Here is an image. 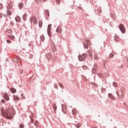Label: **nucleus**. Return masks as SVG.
<instances>
[{
    "instance_id": "nucleus-2",
    "label": "nucleus",
    "mask_w": 128,
    "mask_h": 128,
    "mask_svg": "<svg viewBox=\"0 0 128 128\" xmlns=\"http://www.w3.org/2000/svg\"><path fill=\"white\" fill-rule=\"evenodd\" d=\"M86 42L84 43V48H88V46H90V42L89 40H85Z\"/></svg>"
},
{
    "instance_id": "nucleus-26",
    "label": "nucleus",
    "mask_w": 128,
    "mask_h": 128,
    "mask_svg": "<svg viewBox=\"0 0 128 128\" xmlns=\"http://www.w3.org/2000/svg\"><path fill=\"white\" fill-rule=\"evenodd\" d=\"M18 7H19L20 9L22 8V3L19 4Z\"/></svg>"
},
{
    "instance_id": "nucleus-18",
    "label": "nucleus",
    "mask_w": 128,
    "mask_h": 128,
    "mask_svg": "<svg viewBox=\"0 0 128 128\" xmlns=\"http://www.w3.org/2000/svg\"><path fill=\"white\" fill-rule=\"evenodd\" d=\"M88 54H89L90 58H92V51H90V50H88Z\"/></svg>"
},
{
    "instance_id": "nucleus-36",
    "label": "nucleus",
    "mask_w": 128,
    "mask_h": 128,
    "mask_svg": "<svg viewBox=\"0 0 128 128\" xmlns=\"http://www.w3.org/2000/svg\"><path fill=\"white\" fill-rule=\"evenodd\" d=\"M110 58H112V56H114V54H110Z\"/></svg>"
},
{
    "instance_id": "nucleus-33",
    "label": "nucleus",
    "mask_w": 128,
    "mask_h": 128,
    "mask_svg": "<svg viewBox=\"0 0 128 128\" xmlns=\"http://www.w3.org/2000/svg\"><path fill=\"white\" fill-rule=\"evenodd\" d=\"M13 62H18V58H14L13 59Z\"/></svg>"
},
{
    "instance_id": "nucleus-22",
    "label": "nucleus",
    "mask_w": 128,
    "mask_h": 128,
    "mask_svg": "<svg viewBox=\"0 0 128 128\" xmlns=\"http://www.w3.org/2000/svg\"><path fill=\"white\" fill-rule=\"evenodd\" d=\"M7 14L8 16H10L12 14V12H10V10H8L7 11Z\"/></svg>"
},
{
    "instance_id": "nucleus-29",
    "label": "nucleus",
    "mask_w": 128,
    "mask_h": 128,
    "mask_svg": "<svg viewBox=\"0 0 128 128\" xmlns=\"http://www.w3.org/2000/svg\"><path fill=\"white\" fill-rule=\"evenodd\" d=\"M20 128H24V124H20Z\"/></svg>"
},
{
    "instance_id": "nucleus-16",
    "label": "nucleus",
    "mask_w": 128,
    "mask_h": 128,
    "mask_svg": "<svg viewBox=\"0 0 128 128\" xmlns=\"http://www.w3.org/2000/svg\"><path fill=\"white\" fill-rule=\"evenodd\" d=\"M62 112L64 114H66V112H64V110H66V108L64 107V105L62 104Z\"/></svg>"
},
{
    "instance_id": "nucleus-51",
    "label": "nucleus",
    "mask_w": 128,
    "mask_h": 128,
    "mask_svg": "<svg viewBox=\"0 0 128 128\" xmlns=\"http://www.w3.org/2000/svg\"><path fill=\"white\" fill-rule=\"evenodd\" d=\"M21 96H23L22 94Z\"/></svg>"
},
{
    "instance_id": "nucleus-45",
    "label": "nucleus",
    "mask_w": 128,
    "mask_h": 128,
    "mask_svg": "<svg viewBox=\"0 0 128 128\" xmlns=\"http://www.w3.org/2000/svg\"><path fill=\"white\" fill-rule=\"evenodd\" d=\"M8 6H9L10 8H12V7L10 6V4H9Z\"/></svg>"
},
{
    "instance_id": "nucleus-32",
    "label": "nucleus",
    "mask_w": 128,
    "mask_h": 128,
    "mask_svg": "<svg viewBox=\"0 0 128 128\" xmlns=\"http://www.w3.org/2000/svg\"><path fill=\"white\" fill-rule=\"evenodd\" d=\"M80 124H78V125H76V128H80Z\"/></svg>"
},
{
    "instance_id": "nucleus-40",
    "label": "nucleus",
    "mask_w": 128,
    "mask_h": 128,
    "mask_svg": "<svg viewBox=\"0 0 128 128\" xmlns=\"http://www.w3.org/2000/svg\"><path fill=\"white\" fill-rule=\"evenodd\" d=\"M56 4H60V0H56Z\"/></svg>"
},
{
    "instance_id": "nucleus-50",
    "label": "nucleus",
    "mask_w": 128,
    "mask_h": 128,
    "mask_svg": "<svg viewBox=\"0 0 128 128\" xmlns=\"http://www.w3.org/2000/svg\"><path fill=\"white\" fill-rule=\"evenodd\" d=\"M23 98L24 100V98H25V97H24V96H23Z\"/></svg>"
},
{
    "instance_id": "nucleus-8",
    "label": "nucleus",
    "mask_w": 128,
    "mask_h": 128,
    "mask_svg": "<svg viewBox=\"0 0 128 128\" xmlns=\"http://www.w3.org/2000/svg\"><path fill=\"white\" fill-rule=\"evenodd\" d=\"M108 96L110 98H111V100H116V98L114 97V95H112V94L110 93L108 94Z\"/></svg>"
},
{
    "instance_id": "nucleus-21",
    "label": "nucleus",
    "mask_w": 128,
    "mask_h": 128,
    "mask_svg": "<svg viewBox=\"0 0 128 128\" xmlns=\"http://www.w3.org/2000/svg\"><path fill=\"white\" fill-rule=\"evenodd\" d=\"M9 38H10V40H14V36L12 35L9 36Z\"/></svg>"
},
{
    "instance_id": "nucleus-35",
    "label": "nucleus",
    "mask_w": 128,
    "mask_h": 128,
    "mask_svg": "<svg viewBox=\"0 0 128 128\" xmlns=\"http://www.w3.org/2000/svg\"><path fill=\"white\" fill-rule=\"evenodd\" d=\"M59 86L61 88H62V84L59 83Z\"/></svg>"
},
{
    "instance_id": "nucleus-5",
    "label": "nucleus",
    "mask_w": 128,
    "mask_h": 128,
    "mask_svg": "<svg viewBox=\"0 0 128 128\" xmlns=\"http://www.w3.org/2000/svg\"><path fill=\"white\" fill-rule=\"evenodd\" d=\"M33 21L34 22V24H36L38 23V21L36 20V17L33 16L32 18H30V22H31V24H32Z\"/></svg>"
},
{
    "instance_id": "nucleus-11",
    "label": "nucleus",
    "mask_w": 128,
    "mask_h": 128,
    "mask_svg": "<svg viewBox=\"0 0 128 128\" xmlns=\"http://www.w3.org/2000/svg\"><path fill=\"white\" fill-rule=\"evenodd\" d=\"M56 32H59L60 34L62 32V28L60 27L58 28L56 30Z\"/></svg>"
},
{
    "instance_id": "nucleus-48",
    "label": "nucleus",
    "mask_w": 128,
    "mask_h": 128,
    "mask_svg": "<svg viewBox=\"0 0 128 128\" xmlns=\"http://www.w3.org/2000/svg\"><path fill=\"white\" fill-rule=\"evenodd\" d=\"M43 2H46V0H43Z\"/></svg>"
},
{
    "instance_id": "nucleus-10",
    "label": "nucleus",
    "mask_w": 128,
    "mask_h": 128,
    "mask_svg": "<svg viewBox=\"0 0 128 128\" xmlns=\"http://www.w3.org/2000/svg\"><path fill=\"white\" fill-rule=\"evenodd\" d=\"M13 98L14 100H20V98H18V96H13Z\"/></svg>"
},
{
    "instance_id": "nucleus-20",
    "label": "nucleus",
    "mask_w": 128,
    "mask_h": 128,
    "mask_svg": "<svg viewBox=\"0 0 128 128\" xmlns=\"http://www.w3.org/2000/svg\"><path fill=\"white\" fill-rule=\"evenodd\" d=\"M38 4H40L42 2V0H34Z\"/></svg>"
},
{
    "instance_id": "nucleus-12",
    "label": "nucleus",
    "mask_w": 128,
    "mask_h": 128,
    "mask_svg": "<svg viewBox=\"0 0 128 128\" xmlns=\"http://www.w3.org/2000/svg\"><path fill=\"white\" fill-rule=\"evenodd\" d=\"M3 96L6 98V100H8L10 98H8V94H5Z\"/></svg>"
},
{
    "instance_id": "nucleus-28",
    "label": "nucleus",
    "mask_w": 128,
    "mask_h": 128,
    "mask_svg": "<svg viewBox=\"0 0 128 128\" xmlns=\"http://www.w3.org/2000/svg\"><path fill=\"white\" fill-rule=\"evenodd\" d=\"M72 114H74H74H76V110H72Z\"/></svg>"
},
{
    "instance_id": "nucleus-9",
    "label": "nucleus",
    "mask_w": 128,
    "mask_h": 128,
    "mask_svg": "<svg viewBox=\"0 0 128 128\" xmlns=\"http://www.w3.org/2000/svg\"><path fill=\"white\" fill-rule=\"evenodd\" d=\"M92 72H94H94H96V64H94V68L92 69Z\"/></svg>"
},
{
    "instance_id": "nucleus-46",
    "label": "nucleus",
    "mask_w": 128,
    "mask_h": 128,
    "mask_svg": "<svg viewBox=\"0 0 128 128\" xmlns=\"http://www.w3.org/2000/svg\"><path fill=\"white\" fill-rule=\"evenodd\" d=\"M99 12H102V10H100Z\"/></svg>"
},
{
    "instance_id": "nucleus-41",
    "label": "nucleus",
    "mask_w": 128,
    "mask_h": 128,
    "mask_svg": "<svg viewBox=\"0 0 128 128\" xmlns=\"http://www.w3.org/2000/svg\"><path fill=\"white\" fill-rule=\"evenodd\" d=\"M51 46H53L52 48L54 46V42H52V44H51Z\"/></svg>"
},
{
    "instance_id": "nucleus-31",
    "label": "nucleus",
    "mask_w": 128,
    "mask_h": 128,
    "mask_svg": "<svg viewBox=\"0 0 128 128\" xmlns=\"http://www.w3.org/2000/svg\"><path fill=\"white\" fill-rule=\"evenodd\" d=\"M113 86H116H116H117L116 83V82H113Z\"/></svg>"
},
{
    "instance_id": "nucleus-15",
    "label": "nucleus",
    "mask_w": 128,
    "mask_h": 128,
    "mask_svg": "<svg viewBox=\"0 0 128 128\" xmlns=\"http://www.w3.org/2000/svg\"><path fill=\"white\" fill-rule=\"evenodd\" d=\"M10 90L11 92H12V94H14L16 92V89H14V88H11L10 89Z\"/></svg>"
},
{
    "instance_id": "nucleus-47",
    "label": "nucleus",
    "mask_w": 128,
    "mask_h": 128,
    "mask_svg": "<svg viewBox=\"0 0 128 128\" xmlns=\"http://www.w3.org/2000/svg\"><path fill=\"white\" fill-rule=\"evenodd\" d=\"M83 78H86V76H83Z\"/></svg>"
},
{
    "instance_id": "nucleus-42",
    "label": "nucleus",
    "mask_w": 128,
    "mask_h": 128,
    "mask_svg": "<svg viewBox=\"0 0 128 128\" xmlns=\"http://www.w3.org/2000/svg\"><path fill=\"white\" fill-rule=\"evenodd\" d=\"M7 42L10 44V42H11L10 40H7Z\"/></svg>"
},
{
    "instance_id": "nucleus-19",
    "label": "nucleus",
    "mask_w": 128,
    "mask_h": 128,
    "mask_svg": "<svg viewBox=\"0 0 128 128\" xmlns=\"http://www.w3.org/2000/svg\"><path fill=\"white\" fill-rule=\"evenodd\" d=\"M53 108H54V112L56 111V104H54L53 105Z\"/></svg>"
},
{
    "instance_id": "nucleus-39",
    "label": "nucleus",
    "mask_w": 128,
    "mask_h": 128,
    "mask_svg": "<svg viewBox=\"0 0 128 128\" xmlns=\"http://www.w3.org/2000/svg\"><path fill=\"white\" fill-rule=\"evenodd\" d=\"M54 88H58V86H56V84H54Z\"/></svg>"
},
{
    "instance_id": "nucleus-6",
    "label": "nucleus",
    "mask_w": 128,
    "mask_h": 128,
    "mask_svg": "<svg viewBox=\"0 0 128 128\" xmlns=\"http://www.w3.org/2000/svg\"><path fill=\"white\" fill-rule=\"evenodd\" d=\"M52 30V24H48V29H47V32L48 34V36H50V31Z\"/></svg>"
},
{
    "instance_id": "nucleus-52",
    "label": "nucleus",
    "mask_w": 128,
    "mask_h": 128,
    "mask_svg": "<svg viewBox=\"0 0 128 128\" xmlns=\"http://www.w3.org/2000/svg\"><path fill=\"white\" fill-rule=\"evenodd\" d=\"M34 126H36V124H34Z\"/></svg>"
},
{
    "instance_id": "nucleus-24",
    "label": "nucleus",
    "mask_w": 128,
    "mask_h": 128,
    "mask_svg": "<svg viewBox=\"0 0 128 128\" xmlns=\"http://www.w3.org/2000/svg\"><path fill=\"white\" fill-rule=\"evenodd\" d=\"M46 56H47V58H48V60H49V58H50V53H48L46 54Z\"/></svg>"
},
{
    "instance_id": "nucleus-30",
    "label": "nucleus",
    "mask_w": 128,
    "mask_h": 128,
    "mask_svg": "<svg viewBox=\"0 0 128 128\" xmlns=\"http://www.w3.org/2000/svg\"><path fill=\"white\" fill-rule=\"evenodd\" d=\"M118 36H114V39H115V40H116V42H118Z\"/></svg>"
},
{
    "instance_id": "nucleus-34",
    "label": "nucleus",
    "mask_w": 128,
    "mask_h": 128,
    "mask_svg": "<svg viewBox=\"0 0 128 128\" xmlns=\"http://www.w3.org/2000/svg\"><path fill=\"white\" fill-rule=\"evenodd\" d=\"M90 84H92V86H96V83H94V82L90 83Z\"/></svg>"
},
{
    "instance_id": "nucleus-37",
    "label": "nucleus",
    "mask_w": 128,
    "mask_h": 128,
    "mask_svg": "<svg viewBox=\"0 0 128 128\" xmlns=\"http://www.w3.org/2000/svg\"><path fill=\"white\" fill-rule=\"evenodd\" d=\"M0 8L2 10V4H0Z\"/></svg>"
},
{
    "instance_id": "nucleus-3",
    "label": "nucleus",
    "mask_w": 128,
    "mask_h": 128,
    "mask_svg": "<svg viewBox=\"0 0 128 128\" xmlns=\"http://www.w3.org/2000/svg\"><path fill=\"white\" fill-rule=\"evenodd\" d=\"M86 54H83L78 56V60L80 62H84L86 60Z\"/></svg>"
},
{
    "instance_id": "nucleus-13",
    "label": "nucleus",
    "mask_w": 128,
    "mask_h": 128,
    "mask_svg": "<svg viewBox=\"0 0 128 128\" xmlns=\"http://www.w3.org/2000/svg\"><path fill=\"white\" fill-rule=\"evenodd\" d=\"M15 20H16V22H20V17L17 16Z\"/></svg>"
},
{
    "instance_id": "nucleus-23",
    "label": "nucleus",
    "mask_w": 128,
    "mask_h": 128,
    "mask_svg": "<svg viewBox=\"0 0 128 128\" xmlns=\"http://www.w3.org/2000/svg\"><path fill=\"white\" fill-rule=\"evenodd\" d=\"M22 18L24 20H26V14H24L22 16Z\"/></svg>"
},
{
    "instance_id": "nucleus-14",
    "label": "nucleus",
    "mask_w": 128,
    "mask_h": 128,
    "mask_svg": "<svg viewBox=\"0 0 128 128\" xmlns=\"http://www.w3.org/2000/svg\"><path fill=\"white\" fill-rule=\"evenodd\" d=\"M38 26L39 28H42V20H39Z\"/></svg>"
},
{
    "instance_id": "nucleus-44",
    "label": "nucleus",
    "mask_w": 128,
    "mask_h": 128,
    "mask_svg": "<svg viewBox=\"0 0 128 128\" xmlns=\"http://www.w3.org/2000/svg\"><path fill=\"white\" fill-rule=\"evenodd\" d=\"M30 120H31V122H34V120L32 118H31Z\"/></svg>"
},
{
    "instance_id": "nucleus-7",
    "label": "nucleus",
    "mask_w": 128,
    "mask_h": 128,
    "mask_svg": "<svg viewBox=\"0 0 128 128\" xmlns=\"http://www.w3.org/2000/svg\"><path fill=\"white\" fill-rule=\"evenodd\" d=\"M118 98V100H120V98H124V94H121V95H120V94H118V91L116 92Z\"/></svg>"
},
{
    "instance_id": "nucleus-43",
    "label": "nucleus",
    "mask_w": 128,
    "mask_h": 128,
    "mask_svg": "<svg viewBox=\"0 0 128 128\" xmlns=\"http://www.w3.org/2000/svg\"><path fill=\"white\" fill-rule=\"evenodd\" d=\"M1 102L4 103V100H2Z\"/></svg>"
},
{
    "instance_id": "nucleus-38",
    "label": "nucleus",
    "mask_w": 128,
    "mask_h": 128,
    "mask_svg": "<svg viewBox=\"0 0 128 128\" xmlns=\"http://www.w3.org/2000/svg\"><path fill=\"white\" fill-rule=\"evenodd\" d=\"M82 68L84 70H86V66H83Z\"/></svg>"
},
{
    "instance_id": "nucleus-4",
    "label": "nucleus",
    "mask_w": 128,
    "mask_h": 128,
    "mask_svg": "<svg viewBox=\"0 0 128 128\" xmlns=\"http://www.w3.org/2000/svg\"><path fill=\"white\" fill-rule=\"evenodd\" d=\"M119 28L122 34H124V32H126V28H124V24H120Z\"/></svg>"
},
{
    "instance_id": "nucleus-25",
    "label": "nucleus",
    "mask_w": 128,
    "mask_h": 128,
    "mask_svg": "<svg viewBox=\"0 0 128 128\" xmlns=\"http://www.w3.org/2000/svg\"><path fill=\"white\" fill-rule=\"evenodd\" d=\"M40 40H42V42H44V36H41L40 37Z\"/></svg>"
},
{
    "instance_id": "nucleus-1",
    "label": "nucleus",
    "mask_w": 128,
    "mask_h": 128,
    "mask_svg": "<svg viewBox=\"0 0 128 128\" xmlns=\"http://www.w3.org/2000/svg\"><path fill=\"white\" fill-rule=\"evenodd\" d=\"M14 110L12 108L6 110L5 112L2 110H1L2 116L8 120H12V114H14Z\"/></svg>"
},
{
    "instance_id": "nucleus-49",
    "label": "nucleus",
    "mask_w": 128,
    "mask_h": 128,
    "mask_svg": "<svg viewBox=\"0 0 128 128\" xmlns=\"http://www.w3.org/2000/svg\"><path fill=\"white\" fill-rule=\"evenodd\" d=\"M2 15H0V18H2Z\"/></svg>"
},
{
    "instance_id": "nucleus-27",
    "label": "nucleus",
    "mask_w": 128,
    "mask_h": 128,
    "mask_svg": "<svg viewBox=\"0 0 128 128\" xmlns=\"http://www.w3.org/2000/svg\"><path fill=\"white\" fill-rule=\"evenodd\" d=\"M94 56L95 60H98V55H96V54H94Z\"/></svg>"
},
{
    "instance_id": "nucleus-17",
    "label": "nucleus",
    "mask_w": 128,
    "mask_h": 128,
    "mask_svg": "<svg viewBox=\"0 0 128 128\" xmlns=\"http://www.w3.org/2000/svg\"><path fill=\"white\" fill-rule=\"evenodd\" d=\"M45 14L47 16H50V13L48 12V10H45Z\"/></svg>"
}]
</instances>
